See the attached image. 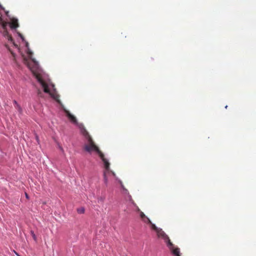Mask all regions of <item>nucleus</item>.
Returning a JSON list of instances; mask_svg holds the SVG:
<instances>
[{"instance_id":"423d86ee","label":"nucleus","mask_w":256,"mask_h":256,"mask_svg":"<svg viewBox=\"0 0 256 256\" xmlns=\"http://www.w3.org/2000/svg\"><path fill=\"white\" fill-rule=\"evenodd\" d=\"M64 111L66 113V116H67V117L68 118V119L70 120V121L71 122H72V123H74V124H78L77 120H76V118L74 115L71 114L70 113V112L66 110H64Z\"/></svg>"},{"instance_id":"ddd939ff","label":"nucleus","mask_w":256,"mask_h":256,"mask_svg":"<svg viewBox=\"0 0 256 256\" xmlns=\"http://www.w3.org/2000/svg\"><path fill=\"white\" fill-rule=\"evenodd\" d=\"M6 48L8 49L9 51L11 52L12 54V55L14 58H15V54H14L10 50L8 47L7 45L6 46Z\"/></svg>"},{"instance_id":"20e7f679","label":"nucleus","mask_w":256,"mask_h":256,"mask_svg":"<svg viewBox=\"0 0 256 256\" xmlns=\"http://www.w3.org/2000/svg\"><path fill=\"white\" fill-rule=\"evenodd\" d=\"M157 236L159 238L163 239L164 242L168 244L169 242H170L168 236L166 234V233L161 228H159L158 231L156 232Z\"/></svg>"},{"instance_id":"f8f14e48","label":"nucleus","mask_w":256,"mask_h":256,"mask_svg":"<svg viewBox=\"0 0 256 256\" xmlns=\"http://www.w3.org/2000/svg\"><path fill=\"white\" fill-rule=\"evenodd\" d=\"M31 234H32L33 238L36 240V236L35 234H34V232L32 231Z\"/></svg>"},{"instance_id":"39448f33","label":"nucleus","mask_w":256,"mask_h":256,"mask_svg":"<svg viewBox=\"0 0 256 256\" xmlns=\"http://www.w3.org/2000/svg\"><path fill=\"white\" fill-rule=\"evenodd\" d=\"M167 246L169 248L175 256H180V248H175L171 242H169L167 244Z\"/></svg>"},{"instance_id":"0eeeda50","label":"nucleus","mask_w":256,"mask_h":256,"mask_svg":"<svg viewBox=\"0 0 256 256\" xmlns=\"http://www.w3.org/2000/svg\"><path fill=\"white\" fill-rule=\"evenodd\" d=\"M10 27L12 29H16L19 26L18 20L16 18H12L9 23Z\"/></svg>"},{"instance_id":"2eb2a0df","label":"nucleus","mask_w":256,"mask_h":256,"mask_svg":"<svg viewBox=\"0 0 256 256\" xmlns=\"http://www.w3.org/2000/svg\"><path fill=\"white\" fill-rule=\"evenodd\" d=\"M100 200L101 202H104V199L102 198H98V201Z\"/></svg>"},{"instance_id":"1a4fd4ad","label":"nucleus","mask_w":256,"mask_h":256,"mask_svg":"<svg viewBox=\"0 0 256 256\" xmlns=\"http://www.w3.org/2000/svg\"><path fill=\"white\" fill-rule=\"evenodd\" d=\"M14 103L15 104V108L20 112H22V108H20V106L18 104L16 100L14 101Z\"/></svg>"},{"instance_id":"f03ea898","label":"nucleus","mask_w":256,"mask_h":256,"mask_svg":"<svg viewBox=\"0 0 256 256\" xmlns=\"http://www.w3.org/2000/svg\"><path fill=\"white\" fill-rule=\"evenodd\" d=\"M8 22H4L3 19L2 18V15L0 14V25L2 26V28L4 30L2 34L3 36L6 38L10 42L15 46H18L15 44L14 40L11 36L8 34V32L7 30V26H8Z\"/></svg>"},{"instance_id":"9b49d317","label":"nucleus","mask_w":256,"mask_h":256,"mask_svg":"<svg viewBox=\"0 0 256 256\" xmlns=\"http://www.w3.org/2000/svg\"><path fill=\"white\" fill-rule=\"evenodd\" d=\"M77 212L78 214H82L84 212V208H80L77 209Z\"/></svg>"},{"instance_id":"7ed1b4c3","label":"nucleus","mask_w":256,"mask_h":256,"mask_svg":"<svg viewBox=\"0 0 256 256\" xmlns=\"http://www.w3.org/2000/svg\"><path fill=\"white\" fill-rule=\"evenodd\" d=\"M36 78L38 81L40 82L42 86L44 88V92L50 94V89L48 88V84L44 80L42 76L40 74H36Z\"/></svg>"},{"instance_id":"6e6552de","label":"nucleus","mask_w":256,"mask_h":256,"mask_svg":"<svg viewBox=\"0 0 256 256\" xmlns=\"http://www.w3.org/2000/svg\"><path fill=\"white\" fill-rule=\"evenodd\" d=\"M140 218L142 219V221L146 223H151L150 220L147 218L144 213L142 212H140Z\"/></svg>"},{"instance_id":"f3484780","label":"nucleus","mask_w":256,"mask_h":256,"mask_svg":"<svg viewBox=\"0 0 256 256\" xmlns=\"http://www.w3.org/2000/svg\"><path fill=\"white\" fill-rule=\"evenodd\" d=\"M28 54L30 56L32 54V52H29Z\"/></svg>"},{"instance_id":"a211bd4d","label":"nucleus","mask_w":256,"mask_h":256,"mask_svg":"<svg viewBox=\"0 0 256 256\" xmlns=\"http://www.w3.org/2000/svg\"><path fill=\"white\" fill-rule=\"evenodd\" d=\"M40 90H38V94H40Z\"/></svg>"},{"instance_id":"f257e3e1","label":"nucleus","mask_w":256,"mask_h":256,"mask_svg":"<svg viewBox=\"0 0 256 256\" xmlns=\"http://www.w3.org/2000/svg\"><path fill=\"white\" fill-rule=\"evenodd\" d=\"M78 126L80 129V132L82 134L87 140L88 142L84 146V150L90 153L92 151L96 152L104 163V167L106 170L104 172V182L106 183L107 182L108 180L106 176V172H108L110 170V164L108 162V160L106 158H105L104 154L100 150L98 146H96L94 144L91 136L90 135L84 125L82 124H78Z\"/></svg>"},{"instance_id":"4468645a","label":"nucleus","mask_w":256,"mask_h":256,"mask_svg":"<svg viewBox=\"0 0 256 256\" xmlns=\"http://www.w3.org/2000/svg\"><path fill=\"white\" fill-rule=\"evenodd\" d=\"M18 36L22 38V40H24V38L22 35L20 33H18Z\"/></svg>"},{"instance_id":"dca6fc26","label":"nucleus","mask_w":256,"mask_h":256,"mask_svg":"<svg viewBox=\"0 0 256 256\" xmlns=\"http://www.w3.org/2000/svg\"><path fill=\"white\" fill-rule=\"evenodd\" d=\"M25 194H26V198L28 199V194L26 193Z\"/></svg>"},{"instance_id":"9d476101","label":"nucleus","mask_w":256,"mask_h":256,"mask_svg":"<svg viewBox=\"0 0 256 256\" xmlns=\"http://www.w3.org/2000/svg\"><path fill=\"white\" fill-rule=\"evenodd\" d=\"M150 224V226H151V228L154 230L156 232L158 231V230L160 228H157L156 225L154 224H152V222L151 223H149Z\"/></svg>"}]
</instances>
